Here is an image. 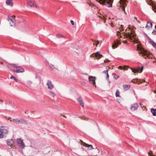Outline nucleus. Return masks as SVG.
Returning <instances> with one entry per match:
<instances>
[{
    "label": "nucleus",
    "instance_id": "obj_3",
    "mask_svg": "<svg viewBox=\"0 0 156 156\" xmlns=\"http://www.w3.org/2000/svg\"><path fill=\"white\" fill-rule=\"evenodd\" d=\"M100 4L105 5L108 7H112V0H96Z\"/></svg>",
    "mask_w": 156,
    "mask_h": 156
},
{
    "label": "nucleus",
    "instance_id": "obj_23",
    "mask_svg": "<svg viewBox=\"0 0 156 156\" xmlns=\"http://www.w3.org/2000/svg\"><path fill=\"white\" fill-rule=\"evenodd\" d=\"M151 113L154 116L156 115V109L154 108H151Z\"/></svg>",
    "mask_w": 156,
    "mask_h": 156
},
{
    "label": "nucleus",
    "instance_id": "obj_12",
    "mask_svg": "<svg viewBox=\"0 0 156 156\" xmlns=\"http://www.w3.org/2000/svg\"><path fill=\"white\" fill-rule=\"evenodd\" d=\"M138 107V104L136 103L132 105L130 109L132 111H136L137 110Z\"/></svg>",
    "mask_w": 156,
    "mask_h": 156
},
{
    "label": "nucleus",
    "instance_id": "obj_2",
    "mask_svg": "<svg viewBox=\"0 0 156 156\" xmlns=\"http://www.w3.org/2000/svg\"><path fill=\"white\" fill-rule=\"evenodd\" d=\"M98 16L100 18L104 20V22L106 23L107 25H108V24H109L111 25V26L112 27L114 26V24L116 20L115 19L113 18H111L109 17L107 20V21H106L107 16L104 14H101L100 15Z\"/></svg>",
    "mask_w": 156,
    "mask_h": 156
},
{
    "label": "nucleus",
    "instance_id": "obj_41",
    "mask_svg": "<svg viewBox=\"0 0 156 156\" xmlns=\"http://www.w3.org/2000/svg\"><path fill=\"white\" fill-rule=\"evenodd\" d=\"M140 105H142V104L141 103H140Z\"/></svg>",
    "mask_w": 156,
    "mask_h": 156
},
{
    "label": "nucleus",
    "instance_id": "obj_29",
    "mask_svg": "<svg viewBox=\"0 0 156 156\" xmlns=\"http://www.w3.org/2000/svg\"><path fill=\"white\" fill-rule=\"evenodd\" d=\"M113 75L114 77V78L115 79H118L119 77V76L115 73L113 74Z\"/></svg>",
    "mask_w": 156,
    "mask_h": 156
},
{
    "label": "nucleus",
    "instance_id": "obj_6",
    "mask_svg": "<svg viewBox=\"0 0 156 156\" xmlns=\"http://www.w3.org/2000/svg\"><path fill=\"white\" fill-rule=\"evenodd\" d=\"M10 66H13L14 67H16V68L17 69V70L16 71L14 70H11L12 71L15 72L17 73H23L24 71V69L20 67L15 66L14 65H11Z\"/></svg>",
    "mask_w": 156,
    "mask_h": 156
},
{
    "label": "nucleus",
    "instance_id": "obj_28",
    "mask_svg": "<svg viewBox=\"0 0 156 156\" xmlns=\"http://www.w3.org/2000/svg\"><path fill=\"white\" fill-rule=\"evenodd\" d=\"M99 42L98 41H95L93 43V45H95L96 47L98 46V44H99Z\"/></svg>",
    "mask_w": 156,
    "mask_h": 156
},
{
    "label": "nucleus",
    "instance_id": "obj_9",
    "mask_svg": "<svg viewBox=\"0 0 156 156\" xmlns=\"http://www.w3.org/2000/svg\"><path fill=\"white\" fill-rule=\"evenodd\" d=\"M17 142L19 145L21 147L23 148L25 147L24 144L23 142V140L20 139H18L17 140Z\"/></svg>",
    "mask_w": 156,
    "mask_h": 156
},
{
    "label": "nucleus",
    "instance_id": "obj_42",
    "mask_svg": "<svg viewBox=\"0 0 156 156\" xmlns=\"http://www.w3.org/2000/svg\"><path fill=\"white\" fill-rule=\"evenodd\" d=\"M1 101L2 102V100H0V101Z\"/></svg>",
    "mask_w": 156,
    "mask_h": 156
},
{
    "label": "nucleus",
    "instance_id": "obj_19",
    "mask_svg": "<svg viewBox=\"0 0 156 156\" xmlns=\"http://www.w3.org/2000/svg\"><path fill=\"white\" fill-rule=\"evenodd\" d=\"M152 26V23L148 22L147 23L146 28L147 29H149L151 28Z\"/></svg>",
    "mask_w": 156,
    "mask_h": 156
},
{
    "label": "nucleus",
    "instance_id": "obj_31",
    "mask_svg": "<svg viewBox=\"0 0 156 156\" xmlns=\"http://www.w3.org/2000/svg\"><path fill=\"white\" fill-rule=\"evenodd\" d=\"M50 66L51 68L52 69H54L55 68V66L53 64H50Z\"/></svg>",
    "mask_w": 156,
    "mask_h": 156
},
{
    "label": "nucleus",
    "instance_id": "obj_33",
    "mask_svg": "<svg viewBox=\"0 0 156 156\" xmlns=\"http://www.w3.org/2000/svg\"><path fill=\"white\" fill-rule=\"evenodd\" d=\"M126 68H129V66H124L123 67V70H126Z\"/></svg>",
    "mask_w": 156,
    "mask_h": 156
},
{
    "label": "nucleus",
    "instance_id": "obj_25",
    "mask_svg": "<svg viewBox=\"0 0 156 156\" xmlns=\"http://www.w3.org/2000/svg\"><path fill=\"white\" fill-rule=\"evenodd\" d=\"M119 92L118 90H117L115 92V96L116 97H120Z\"/></svg>",
    "mask_w": 156,
    "mask_h": 156
},
{
    "label": "nucleus",
    "instance_id": "obj_39",
    "mask_svg": "<svg viewBox=\"0 0 156 156\" xmlns=\"http://www.w3.org/2000/svg\"><path fill=\"white\" fill-rule=\"evenodd\" d=\"M153 33L154 34H156V31H153Z\"/></svg>",
    "mask_w": 156,
    "mask_h": 156
},
{
    "label": "nucleus",
    "instance_id": "obj_30",
    "mask_svg": "<svg viewBox=\"0 0 156 156\" xmlns=\"http://www.w3.org/2000/svg\"><path fill=\"white\" fill-rule=\"evenodd\" d=\"M56 37H57L58 38H60L63 37V36L61 34H57Z\"/></svg>",
    "mask_w": 156,
    "mask_h": 156
},
{
    "label": "nucleus",
    "instance_id": "obj_18",
    "mask_svg": "<svg viewBox=\"0 0 156 156\" xmlns=\"http://www.w3.org/2000/svg\"><path fill=\"white\" fill-rule=\"evenodd\" d=\"M77 101L80 105H81L83 107H84V103L83 99L81 98H79L77 99Z\"/></svg>",
    "mask_w": 156,
    "mask_h": 156
},
{
    "label": "nucleus",
    "instance_id": "obj_32",
    "mask_svg": "<svg viewBox=\"0 0 156 156\" xmlns=\"http://www.w3.org/2000/svg\"><path fill=\"white\" fill-rule=\"evenodd\" d=\"M3 137V135H2L1 132V129H0V138Z\"/></svg>",
    "mask_w": 156,
    "mask_h": 156
},
{
    "label": "nucleus",
    "instance_id": "obj_1",
    "mask_svg": "<svg viewBox=\"0 0 156 156\" xmlns=\"http://www.w3.org/2000/svg\"><path fill=\"white\" fill-rule=\"evenodd\" d=\"M128 31H129L128 34L125 33L124 34H122L119 32H117V34L118 36L120 35V38L119 40L117 41L113 44L112 47L113 49L116 48L118 45L120 44V41H122L124 43H127L126 40L127 39L132 41L135 43H137L138 41L135 33L132 32L130 28L128 29Z\"/></svg>",
    "mask_w": 156,
    "mask_h": 156
},
{
    "label": "nucleus",
    "instance_id": "obj_7",
    "mask_svg": "<svg viewBox=\"0 0 156 156\" xmlns=\"http://www.w3.org/2000/svg\"><path fill=\"white\" fill-rule=\"evenodd\" d=\"M131 69L132 70V72L134 73H136L137 72L141 73L143 70V67L142 66L140 67H139L137 68L134 69H133L132 68H131Z\"/></svg>",
    "mask_w": 156,
    "mask_h": 156
},
{
    "label": "nucleus",
    "instance_id": "obj_34",
    "mask_svg": "<svg viewBox=\"0 0 156 156\" xmlns=\"http://www.w3.org/2000/svg\"><path fill=\"white\" fill-rule=\"evenodd\" d=\"M148 154L149 155H150V156H155V155H153V154H151L149 152L148 153Z\"/></svg>",
    "mask_w": 156,
    "mask_h": 156
},
{
    "label": "nucleus",
    "instance_id": "obj_35",
    "mask_svg": "<svg viewBox=\"0 0 156 156\" xmlns=\"http://www.w3.org/2000/svg\"><path fill=\"white\" fill-rule=\"evenodd\" d=\"M70 22H71V24L72 25H74V22L73 20H71Z\"/></svg>",
    "mask_w": 156,
    "mask_h": 156
},
{
    "label": "nucleus",
    "instance_id": "obj_11",
    "mask_svg": "<svg viewBox=\"0 0 156 156\" xmlns=\"http://www.w3.org/2000/svg\"><path fill=\"white\" fill-rule=\"evenodd\" d=\"M0 129H1V132L2 134L6 133L8 132V128L7 127L2 126L0 128Z\"/></svg>",
    "mask_w": 156,
    "mask_h": 156
},
{
    "label": "nucleus",
    "instance_id": "obj_17",
    "mask_svg": "<svg viewBox=\"0 0 156 156\" xmlns=\"http://www.w3.org/2000/svg\"><path fill=\"white\" fill-rule=\"evenodd\" d=\"M13 121L15 123H23V122H24V121L23 120H20L17 119H13Z\"/></svg>",
    "mask_w": 156,
    "mask_h": 156
},
{
    "label": "nucleus",
    "instance_id": "obj_14",
    "mask_svg": "<svg viewBox=\"0 0 156 156\" xmlns=\"http://www.w3.org/2000/svg\"><path fill=\"white\" fill-rule=\"evenodd\" d=\"M82 143V145L83 146L87 147V150H91L92 149H93V146L91 145H89L87 144H86L84 142H83Z\"/></svg>",
    "mask_w": 156,
    "mask_h": 156
},
{
    "label": "nucleus",
    "instance_id": "obj_37",
    "mask_svg": "<svg viewBox=\"0 0 156 156\" xmlns=\"http://www.w3.org/2000/svg\"><path fill=\"white\" fill-rule=\"evenodd\" d=\"M119 68L120 69H122L123 68V67L122 66H119Z\"/></svg>",
    "mask_w": 156,
    "mask_h": 156
},
{
    "label": "nucleus",
    "instance_id": "obj_40",
    "mask_svg": "<svg viewBox=\"0 0 156 156\" xmlns=\"http://www.w3.org/2000/svg\"><path fill=\"white\" fill-rule=\"evenodd\" d=\"M109 61H108V60H107V61H106V60H104V62H109Z\"/></svg>",
    "mask_w": 156,
    "mask_h": 156
},
{
    "label": "nucleus",
    "instance_id": "obj_22",
    "mask_svg": "<svg viewBox=\"0 0 156 156\" xmlns=\"http://www.w3.org/2000/svg\"><path fill=\"white\" fill-rule=\"evenodd\" d=\"M123 86L124 89L125 90H127L130 87V85L127 84L123 85Z\"/></svg>",
    "mask_w": 156,
    "mask_h": 156
},
{
    "label": "nucleus",
    "instance_id": "obj_21",
    "mask_svg": "<svg viewBox=\"0 0 156 156\" xmlns=\"http://www.w3.org/2000/svg\"><path fill=\"white\" fill-rule=\"evenodd\" d=\"M13 143L14 142L12 140H7V144L9 146H11L13 145Z\"/></svg>",
    "mask_w": 156,
    "mask_h": 156
},
{
    "label": "nucleus",
    "instance_id": "obj_16",
    "mask_svg": "<svg viewBox=\"0 0 156 156\" xmlns=\"http://www.w3.org/2000/svg\"><path fill=\"white\" fill-rule=\"evenodd\" d=\"M49 95V97L50 98L53 99H54L55 97V94L54 92L53 91H50Z\"/></svg>",
    "mask_w": 156,
    "mask_h": 156
},
{
    "label": "nucleus",
    "instance_id": "obj_10",
    "mask_svg": "<svg viewBox=\"0 0 156 156\" xmlns=\"http://www.w3.org/2000/svg\"><path fill=\"white\" fill-rule=\"evenodd\" d=\"M47 85L48 86V88L50 90H52L54 87V85L50 80H48V81Z\"/></svg>",
    "mask_w": 156,
    "mask_h": 156
},
{
    "label": "nucleus",
    "instance_id": "obj_27",
    "mask_svg": "<svg viewBox=\"0 0 156 156\" xmlns=\"http://www.w3.org/2000/svg\"><path fill=\"white\" fill-rule=\"evenodd\" d=\"M150 43L155 48H156V43L153 41H150Z\"/></svg>",
    "mask_w": 156,
    "mask_h": 156
},
{
    "label": "nucleus",
    "instance_id": "obj_24",
    "mask_svg": "<svg viewBox=\"0 0 156 156\" xmlns=\"http://www.w3.org/2000/svg\"><path fill=\"white\" fill-rule=\"evenodd\" d=\"M14 20H12L11 19H10L9 21H11V22H10L9 23L10 26H13L15 25V23L14 22Z\"/></svg>",
    "mask_w": 156,
    "mask_h": 156
},
{
    "label": "nucleus",
    "instance_id": "obj_26",
    "mask_svg": "<svg viewBox=\"0 0 156 156\" xmlns=\"http://www.w3.org/2000/svg\"><path fill=\"white\" fill-rule=\"evenodd\" d=\"M104 73L106 74V77L107 78H109V75L108 74V70H105L104 72Z\"/></svg>",
    "mask_w": 156,
    "mask_h": 156
},
{
    "label": "nucleus",
    "instance_id": "obj_43",
    "mask_svg": "<svg viewBox=\"0 0 156 156\" xmlns=\"http://www.w3.org/2000/svg\"><path fill=\"white\" fill-rule=\"evenodd\" d=\"M155 27L156 28V25L155 26Z\"/></svg>",
    "mask_w": 156,
    "mask_h": 156
},
{
    "label": "nucleus",
    "instance_id": "obj_8",
    "mask_svg": "<svg viewBox=\"0 0 156 156\" xmlns=\"http://www.w3.org/2000/svg\"><path fill=\"white\" fill-rule=\"evenodd\" d=\"M141 53L144 56H145V58H149L150 55L148 52L144 49L141 50Z\"/></svg>",
    "mask_w": 156,
    "mask_h": 156
},
{
    "label": "nucleus",
    "instance_id": "obj_38",
    "mask_svg": "<svg viewBox=\"0 0 156 156\" xmlns=\"http://www.w3.org/2000/svg\"><path fill=\"white\" fill-rule=\"evenodd\" d=\"M15 81L16 82H17L18 81V80L16 78H15V79H14Z\"/></svg>",
    "mask_w": 156,
    "mask_h": 156
},
{
    "label": "nucleus",
    "instance_id": "obj_13",
    "mask_svg": "<svg viewBox=\"0 0 156 156\" xmlns=\"http://www.w3.org/2000/svg\"><path fill=\"white\" fill-rule=\"evenodd\" d=\"M96 78L95 77L93 76H89V80L90 83L93 84L95 83V80Z\"/></svg>",
    "mask_w": 156,
    "mask_h": 156
},
{
    "label": "nucleus",
    "instance_id": "obj_20",
    "mask_svg": "<svg viewBox=\"0 0 156 156\" xmlns=\"http://www.w3.org/2000/svg\"><path fill=\"white\" fill-rule=\"evenodd\" d=\"M6 4L8 5L12 6L13 5V3L12 0H7Z\"/></svg>",
    "mask_w": 156,
    "mask_h": 156
},
{
    "label": "nucleus",
    "instance_id": "obj_5",
    "mask_svg": "<svg viewBox=\"0 0 156 156\" xmlns=\"http://www.w3.org/2000/svg\"><path fill=\"white\" fill-rule=\"evenodd\" d=\"M27 6L31 8H37L36 3L34 2L29 1L27 2Z\"/></svg>",
    "mask_w": 156,
    "mask_h": 156
},
{
    "label": "nucleus",
    "instance_id": "obj_36",
    "mask_svg": "<svg viewBox=\"0 0 156 156\" xmlns=\"http://www.w3.org/2000/svg\"><path fill=\"white\" fill-rule=\"evenodd\" d=\"M15 78L13 76H11L10 78L11 79H14Z\"/></svg>",
    "mask_w": 156,
    "mask_h": 156
},
{
    "label": "nucleus",
    "instance_id": "obj_15",
    "mask_svg": "<svg viewBox=\"0 0 156 156\" xmlns=\"http://www.w3.org/2000/svg\"><path fill=\"white\" fill-rule=\"evenodd\" d=\"M91 56L95 57L97 58H99L102 57V55L100 54V53L98 51L96 53L92 54Z\"/></svg>",
    "mask_w": 156,
    "mask_h": 156
},
{
    "label": "nucleus",
    "instance_id": "obj_4",
    "mask_svg": "<svg viewBox=\"0 0 156 156\" xmlns=\"http://www.w3.org/2000/svg\"><path fill=\"white\" fill-rule=\"evenodd\" d=\"M126 0H120L119 7L123 10V12L126 14L125 8L126 6Z\"/></svg>",
    "mask_w": 156,
    "mask_h": 156
}]
</instances>
